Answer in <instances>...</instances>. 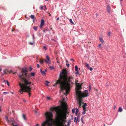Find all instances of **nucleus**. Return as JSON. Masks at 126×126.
Wrapping results in <instances>:
<instances>
[{
  "label": "nucleus",
  "mask_w": 126,
  "mask_h": 126,
  "mask_svg": "<svg viewBox=\"0 0 126 126\" xmlns=\"http://www.w3.org/2000/svg\"><path fill=\"white\" fill-rule=\"evenodd\" d=\"M75 70L76 71H77L78 70V67L77 65H76L75 66Z\"/></svg>",
  "instance_id": "15"
},
{
  "label": "nucleus",
  "mask_w": 126,
  "mask_h": 126,
  "mask_svg": "<svg viewBox=\"0 0 126 126\" xmlns=\"http://www.w3.org/2000/svg\"><path fill=\"white\" fill-rule=\"evenodd\" d=\"M76 93L78 97L77 98L78 102L79 105V107H81V104H83L82 102V98H83L86 97L89 95L88 91L87 90H85L82 93L78 90H76Z\"/></svg>",
  "instance_id": "3"
},
{
  "label": "nucleus",
  "mask_w": 126,
  "mask_h": 126,
  "mask_svg": "<svg viewBox=\"0 0 126 126\" xmlns=\"http://www.w3.org/2000/svg\"><path fill=\"white\" fill-rule=\"evenodd\" d=\"M28 71L27 70L26 68L25 67L22 68V71L21 73L19 74V79L20 80L21 79V78L20 77L19 75H22V77L24 78L25 79H26L25 77L27 76V73Z\"/></svg>",
  "instance_id": "6"
},
{
  "label": "nucleus",
  "mask_w": 126,
  "mask_h": 126,
  "mask_svg": "<svg viewBox=\"0 0 126 126\" xmlns=\"http://www.w3.org/2000/svg\"><path fill=\"white\" fill-rule=\"evenodd\" d=\"M95 15H96V16H98V14L97 13H96L95 14Z\"/></svg>",
  "instance_id": "55"
},
{
  "label": "nucleus",
  "mask_w": 126,
  "mask_h": 126,
  "mask_svg": "<svg viewBox=\"0 0 126 126\" xmlns=\"http://www.w3.org/2000/svg\"><path fill=\"white\" fill-rule=\"evenodd\" d=\"M36 126H39V124H36Z\"/></svg>",
  "instance_id": "59"
},
{
  "label": "nucleus",
  "mask_w": 126,
  "mask_h": 126,
  "mask_svg": "<svg viewBox=\"0 0 126 126\" xmlns=\"http://www.w3.org/2000/svg\"><path fill=\"white\" fill-rule=\"evenodd\" d=\"M83 108V110H84L85 111L86 110V108L85 107H82Z\"/></svg>",
  "instance_id": "38"
},
{
  "label": "nucleus",
  "mask_w": 126,
  "mask_h": 126,
  "mask_svg": "<svg viewBox=\"0 0 126 126\" xmlns=\"http://www.w3.org/2000/svg\"><path fill=\"white\" fill-rule=\"evenodd\" d=\"M10 122H12V123H13V124H14V123L15 122V121H14V120L13 119H12L11 120H10Z\"/></svg>",
  "instance_id": "27"
},
{
  "label": "nucleus",
  "mask_w": 126,
  "mask_h": 126,
  "mask_svg": "<svg viewBox=\"0 0 126 126\" xmlns=\"http://www.w3.org/2000/svg\"><path fill=\"white\" fill-rule=\"evenodd\" d=\"M33 29L35 31H37V26H34L33 27Z\"/></svg>",
  "instance_id": "17"
},
{
  "label": "nucleus",
  "mask_w": 126,
  "mask_h": 126,
  "mask_svg": "<svg viewBox=\"0 0 126 126\" xmlns=\"http://www.w3.org/2000/svg\"><path fill=\"white\" fill-rule=\"evenodd\" d=\"M48 12V14H49V16H51V14H50V13L49 12Z\"/></svg>",
  "instance_id": "49"
},
{
  "label": "nucleus",
  "mask_w": 126,
  "mask_h": 126,
  "mask_svg": "<svg viewBox=\"0 0 126 126\" xmlns=\"http://www.w3.org/2000/svg\"><path fill=\"white\" fill-rule=\"evenodd\" d=\"M1 111V107L0 106V112Z\"/></svg>",
  "instance_id": "58"
},
{
  "label": "nucleus",
  "mask_w": 126,
  "mask_h": 126,
  "mask_svg": "<svg viewBox=\"0 0 126 126\" xmlns=\"http://www.w3.org/2000/svg\"><path fill=\"white\" fill-rule=\"evenodd\" d=\"M49 68L51 70L53 69H54L53 66H49Z\"/></svg>",
  "instance_id": "26"
},
{
  "label": "nucleus",
  "mask_w": 126,
  "mask_h": 126,
  "mask_svg": "<svg viewBox=\"0 0 126 126\" xmlns=\"http://www.w3.org/2000/svg\"><path fill=\"white\" fill-rule=\"evenodd\" d=\"M3 71L4 73L3 74H1L2 76L3 75L5 74H6V70H3Z\"/></svg>",
  "instance_id": "21"
},
{
  "label": "nucleus",
  "mask_w": 126,
  "mask_h": 126,
  "mask_svg": "<svg viewBox=\"0 0 126 126\" xmlns=\"http://www.w3.org/2000/svg\"><path fill=\"white\" fill-rule=\"evenodd\" d=\"M120 1H123V0H120Z\"/></svg>",
  "instance_id": "60"
},
{
  "label": "nucleus",
  "mask_w": 126,
  "mask_h": 126,
  "mask_svg": "<svg viewBox=\"0 0 126 126\" xmlns=\"http://www.w3.org/2000/svg\"><path fill=\"white\" fill-rule=\"evenodd\" d=\"M98 47H99V48L100 49H102V48L101 47V44H99V45H98Z\"/></svg>",
  "instance_id": "28"
},
{
  "label": "nucleus",
  "mask_w": 126,
  "mask_h": 126,
  "mask_svg": "<svg viewBox=\"0 0 126 126\" xmlns=\"http://www.w3.org/2000/svg\"><path fill=\"white\" fill-rule=\"evenodd\" d=\"M46 85L47 86H48V84H46Z\"/></svg>",
  "instance_id": "63"
},
{
  "label": "nucleus",
  "mask_w": 126,
  "mask_h": 126,
  "mask_svg": "<svg viewBox=\"0 0 126 126\" xmlns=\"http://www.w3.org/2000/svg\"><path fill=\"white\" fill-rule=\"evenodd\" d=\"M99 39L100 41L102 43H104V41L103 40V39L101 37H100L99 38Z\"/></svg>",
  "instance_id": "12"
},
{
  "label": "nucleus",
  "mask_w": 126,
  "mask_h": 126,
  "mask_svg": "<svg viewBox=\"0 0 126 126\" xmlns=\"http://www.w3.org/2000/svg\"><path fill=\"white\" fill-rule=\"evenodd\" d=\"M86 106H87L86 103H85L82 106V107H85Z\"/></svg>",
  "instance_id": "31"
},
{
  "label": "nucleus",
  "mask_w": 126,
  "mask_h": 126,
  "mask_svg": "<svg viewBox=\"0 0 126 126\" xmlns=\"http://www.w3.org/2000/svg\"><path fill=\"white\" fill-rule=\"evenodd\" d=\"M6 82H7V85L8 86H9V83L8 82V81L7 80H6Z\"/></svg>",
  "instance_id": "45"
},
{
  "label": "nucleus",
  "mask_w": 126,
  "mask_h": 126,
  "mask_svg": "<svg viewBox=\"0 0 126 126\" xmlns=\"http://www.w3.org/2000/svg\"><path fill=\"white\" fill-rule=\"evenodd\" d=\"M75 109H73L72 110V112L73 113H74L75 111Z\"/></svg>",
  "instance_id": "33"
},
{
  "label": "nucleus",
  "mask_w": 126,
  "mask_h": 126,
  "mask_svg": "<svg viewBox=\"0 0 126 126\" xmlns=\"http://www.w3.org/2000/svg\"><path fill=\"white\" fill-rule=\"evenodd\" d=\"M70 61H72L73 62H74V60L72 58L71 59H70Z\"/></svg>",
  "instance_id": "43"
},
{
  "label": "nucleus",
  "mask_w": 126,
  "mask_h": 126,
  "mask_svg": "<svg viewBox=\"0 0 126 126\" xmlns=\"http://www.w3.org/2000/svg\"><path fill=\"white\" fill-rule=\"evenodd\" d=\"M66 65L68 67L69 66V63H68V61H66Z\"/></svg>",
  "instance_id": "23"
},
{
  "label": "nucleus",
  "mask_w": 126,
  "mask_h": 126,
  "mask_svg": "<svg viewBox=\"0 0 126 126\" xmlns=\"http://www.w3.org/2000/svg\"><path fill=\"white\" fill-rule=\"evenodd\" d=\"M44 6L45 7V9H44V10H46L47 9V8L46 7V5H44Z\"/></svg>",
  "instance_id": "51"
},
{
  "label": "nucleus",
  "mask_w": 126,
  "mask_h": 126,
  "mask_svg": "<svg viewBox=\"0 0 126 126\" xmlns=\"http://www.w3.org/2000/svg\"><path fill=\"white\" fill-rule=\"evenodd\" d=\"M46 58L47 59V60H45V61L47 63H50L49 62L50 61V59L48 56L47 55L46 56Z\"/></svg>",
  "instance_id": "8"
},
{
  "label": "nucleus",
  "mask_w": 126,
  "mask_h": 126,
  "mask_svg": "<svg viewBox=\"0 0 126 126\" xmlns=\"http://www.w3.org/2000/svg\"><path fill=\"white\" fill-rule=\"evenodd\" d=\"M43 48L44 49H45V50H46L47 49V47L45 46H44L43 47Z\"/></svg>",
  "instance_id": "35"
},
{
  "label": "nucleus",
  "mask_w": 126,
  "mask_h": 126,
  "mask_svg": "<svg viewBox=\"0 0 126 126\" xmlns=\"http://www.w3.org/2000/svg\"><path fill=\"white\" fill-rule=\"evenodd\" d=\"M77 71L76 72V74H79V71Z\"/></svg>",
  "instance_id": "39"
},
{
  "label": "nucleus",
  "mask_w": 126,
  "mask_h": 126,
  "mask_svg": "<svg viewBox=\"0 0 126 126\" xmlns=\"http://www.w3.org/2000/svg\"><path fill=\"white\" fill-rule=\"evenodd\" d=\"M31 75L33 77H34L35 76V74L34 72H32L31 73Z\"/></svg>",
  "instance_id": "19"
},
{
  "label": "nucleus",
  "mask_w": 126,
  "mask_h": 126,
  "mask_svg": "<svg viewBox=\"0 0 126 126\" xmlns=\"http://www.w3.org/2000/svg\"><path fill=\"white\" fill-rule=\"evenodd\" d=\"M19 76L21 78L20 80L22 82H24V84L19 82V85L20 86V89L19 92L20 94H22L23 92H29L31 89L30 87L31 82L29 81L28 79L22 78V75H20Z\"/></svg>",
  "instance_id": "2"
},
{
  "label": "nucleus",
  "mask_w": 126,
  "mask_h": 126,
  "mask_svg": "<svg viewBox=\"0 0 126 126\" xmlns=\"http://www.w3.org/2000/svg\"><path fill=\"white\" fill-rule=\"evenodd\" d=\"M29 70L30 71H31L32 69V68L31 67H29Z\"/></svg>",
  "instance_id": "32"
},
{
  "label": "nucleus",
  "mask_w": 126,
  "mask_h": 126,
  "mask_svg": "<svg viewBox=\"0 0 126 126\" xmlns=\"http://www.w3.org/2000/svg\"><path fill=\"white\" fill-rule=\"evenodd\" d=\"M31 89H30V90ZM31 91V90L29 91V92H28V91H26V92H28V93H29V97H30L31 95V93H30V91Z\"/></svg>",
  "instance_id": "30"
},
{
  "label": "nucleus",
  "mask_w": 126,
  "mask_h": 126,
  "mask_svg": "<svg viewBox=\"0 0 126 126\" xmlns=\"http://www.w3.org/2000/svg\"><path fill=\"white\" fill-rule=\"evenodd\" d=\"M2 70V68H1V67L0 66V72H1V71Z\"/></svg>",
  "instance_id": "52"
},
{
  "label": "nucleus",
  "mask_w": 126,
  "mask_h": 126,
  "mask_svg": "<svg viewBox=\"0 0 126 126\" xmlns=\"http://www.w3.org/2000/svg\"><path fill=\"white\" fill-rule=\"evenodd\" d=\"M8 94V93L7 92H4L3 93V94L4 95H5L7 94Z\"/></svg>",
  "instance_id": "36"
},
{
  "label": "nucleus",
  "mask_w": 126,
  "mask_h": 126,
  "mask_svg": "<svg viewBox=\"0 0 126 126\" xmlns=\"http://www.w3.org/2000/svg\"><path fill=\"white\" fill-rule=\"evenodd\" d=\"M65 112H64L63 115L60 114L58 116V117L57 120L58 123L60 125H62L64 122V120L66 119Z\"/></svg>",
  "instance_id": "5"
},
{
  "label": "nucleus",
  "mask_w": 126,
  "mask_h": 126,
  "mask_svg": "<svg viewBox=\"0 0 126 126\" xmlns=\"http://www.w3.org/2000/svg\"><path fill=\"white\" fill-rule=\"evenodd\" d=\"M44 24V20L42 19H41V22L40 24V28H41L42 26H43Z\"/></svg>",
  "instance_id": "9"
},
{
  "label": "nucleus",
  "mask_w": 126,
  "mask_h": 126,
  "mask_svg": "<svg viewBox=\"0 0 126 126\" xmlns=\"http://www.w3.org/2000/svg\"><path fill=\"white\" fill-rule=\"evenodd\" d=\"M89 90H90L91 89V86H89Z\"/></svg>",
  "instance_id": "40"
},
{
  "label": "nucleus",
  "mask_w": 126,
  "mask_h": 126,
  "mask_svg": "<svg viewBox=\"0 0 126 126\" xmlns=\"http://www.w3.org/2000/svg\"><path fill=\"white\" fill-rule=\"evenodd\" d=\"M110 34H111V32H109L108 34V36L109 37L110 36Z\"/></svg>",
  "instance_id": "29"
},
{
  "label": "nucleus",
  "mask_w": 126,
  "mask_h": 126,
  "mask_svg": "<svg viewBox=\"0 0 126 126\" xmlns=\"http://www.w3.org/2000/svg\"><path fill=\"white\" fill-rule=\"evenodd\" d=\"M77 84L79 85V86H80V85H79V83H78Z\"/></svg>",
  "instance_id": "61"
},
{
  "label": "nucleus",
  "mask_w": 126,
  "mask_h": 126,
  "mask_svg": "<svg viewBox=\"0 0 126 126\" xmlns=\"http://www.w3.org/2000/svg\"><path fill=\"white\" fill-rule=\"evenodd\" d=\"M57 63H60V62L58 60L57 62Z\"/></svg>",
  "instance_id": "54"
},
{
  "label": "nucleus",
  "mask_w": 126,
  "mask_h": 126,
  "mask_svg": "<svg viewBox=\"0 0 126 126\" xmlns=\"http://www.w3.org/2000/svg\"><path fill=\"white\" fill-rule=\"evenodd\" d=\"M12 125H13V126H18V125H14V124H13V123H12Z\"/></svg>",
  "instance_id": "41"
},
{
  "label": "nucleus",
  "mask_w": 126,
  "mask_h": 126,
  "mask_svg": "<svg viewBox=\"0 0 126 126\" xmlns=\"http://www.w3.org/2000/svg\"><path fill=\"white\" fill-rule=\"evenodd\" d=\"M6 121L8 123H10V120H9L7 117H6Z\"/></svg>",
  "instance_id": "16"
},
{
  "label": "nucleus",
  "mask_w": 126,
  "mask_h": 126,
  "mask_svg": "<svg viewBox=\"0 0 126 126\" xmlns=\"http://www.w3.org/2000/svg\"><path fill=\"white\" fill-rule=\"evenodd\" d=\"M22 117H23V119L25 120H26V115H25L23 114Z\"/></svg>",
  "instance_id": "13"
},
{
  "label": "nucleus",
  "mask_w": 126,
  "mask_h": 126,
  "mask_svg": "<svg viewBox=\"0 0 126 126\" xmlns=\"http://www.w3.org/2000/svg\"><path fill=\"white\" fill-rule=\"evenodd\" d=\"M73 79L72 76L67 78L66 71L63 70L60 74L59 79L56 81L53 86H55L57 84H59L60 91H63L65 90L66 94H68L72 86L71 84H73L72 80Z\"/></svg>",
  "instance_id": "1"
},
{
  "label": "nucleus",
  "mask_w": 126,
  "mask_h": 126,
  "mask_svg": "<svg viewBox=\"0 0 126 126\" xmlns=\"http://www.w3.org/2000/svg\"><path fill=\"white\" fill-rule=\"evenodd\" d=\"M33 22H34V20H33Z\"/></svg>",
  "instance_id": "64"
},
{
  "label": "nucleus",
  "mask_w": 126,
  "mask_h": 126,
  "mask_svg": "<svg viewBox=\"0 0 126 126\" xmlns=\"http://www.w3.org/2000/svg\"><path fill=\"white\" fill-rule=\"evenodd\" d=\"M78 109H76V113H77V112H78Z\"/></svg>",
  "instance_id": "48"
},
{
  "label": "nucleus",
  "mask_w": 126,
  "mask_h": 126,
  "mask_svg": "<svg viewBox=\"0 0 126 126\" xmlns=\"http://www.w3.org/2000/svg\"><path fill=\"white\" fill-rule=\"evenodd\" d=\"M46 82H47V83H49V81H46Z\"/></svg>",
  "instance_id": "53"
},
{
  "label": "nucleus",
  "mask_w": 126,
  "mask_h": 126,
  "mask_svg": "<svg viewBox=\"0 0 126 126\" xmlns=\"http://www.w3.org/2000/svg\"><path fill=\"white\" fill-rule=\"evenodd\" d=\"M29 44L31 45H32L34 44V42H30Z\"/></svg>",
  "instance_id": "34"
},
{
  "label": "nucleus",
  "mask_w": 126,
  "mask_h": 126,
  "mask_svg": "<svg viewBox=\"0 0 126 126\" xmlns=\"http://www.w3.org/2000/svg\"><path fill=\"white\" fill-rule=\"evenodd\" d=\"M40 62L41 64H43L44 63V61L43 60L41 59L40 60Z\"/></svg>",
  "instance_id": "22"
},
{
  "label": "nucleus",
  "mask_w": 126,
  "mask_h": 126,
  "mask_svg": "<svg viewBox=\"0 0 126 126\" xmlns=\"http://www.w3.org/2000/svg\"><path fill=\"white\" fill-rule=\"evenodd\" d=\"M90 71H92L93 70V68L92 67H90L89 69Z\"/></svg>",
  "instance_id": "44"
},
{
  "label": "nucleus",
  "mask_w": 126,
  "mask_h": 126,
  "mask_svg": "<svg viewBox=\"0 0 126 126\" xmlns=\"http://www.w3.org/2000/svg\"><path fill=\"white\" fill-rule=\"evenodd\" d=\"M111 9L109 5H108L107 7V10L109 13H110Z\"/></svg>",
  "instance_id": "10"
},
{
  "label": "nucleus",
  "mask_w": 126,
  "mask_h": 126,
  "mask_svg": "<svg viewBox=\"0 0 126 126\" xmlns=\"http://www.w3.org/2000/svg\"><path fill=\"white\" fill-rule=\"evenodd\" d=\"M122 109L121 107H119V108L118 111L119 112H121L122 111Z\"/></svg>",
  "instance_id": "14"
},
{
  "label": "nucleus",
  "mask_w": 126,
  "mask_h": 126,
  "mask_svg": "<svg viewBox=\"0 0 126 126\" xmlns=\"http://www.w3.org/2000/svg\"><path fill=\"white\" fill-rule=\"evenodd\" d=\"M11 93L12 94H13V93L12 92H11Z\"/></svg>",
  "instance_id": "62"
},
{
  "label": "nucleus",
  "mask_w": 126,
  "mask_h": 126,
  "mask_svg": "<svg viewBox=\"0 0 126 126\" xmlns=\"http://www.w3.org/2000/svg\"><path fill=\"white\" fill-rule=\"evenodd\" d=\"M43 6L42 5H41L40 7L39 8L40 10H43Z\"/></svg>",
  "instance_id": "25"
},
{
  "label": "nucleus",
  "mask_w": 126,
  "mask_h": 126,
  "mask_svg": "<svg viewBox=\"0 0 126 126\" xmlns=\"http://www.w3.org/2000/svg\"><path fill=\"white\" fill-rule=\"evenodd\" d=\"M116 108V105H115L114 106V109L115 110V109Z\"/></svg>",
  "instance_id": "50"
},
{
  "label": "nucleus",
  "mask_w": 126,
  "mask_h": 126,
  "mask_svg": "<svg viewBox=\"0 0 126 126\" xmlns=\"http://www.w3.org/2000/svg\"><path fill=\"white\" fill-rule=\"evenodd\" d=\"M30 17L32 19H34V16L33 15H31L30 16Z\"/></svg>",
  "instance_id": "24"
},
{
  "label": "nucleus",
  "mask_w": 126,
  "mask_h": 126,
  "mask_svg": "<svg viewBox=\"0 0 126 126\" xmlns=\"http://www.w3.org/2000/svg\"><path fill=\"white\" fill-rule=\"evenodd\" d=\"M45 116L46 120L42 124V126H45L47 125V126H52V122L53 120L52 117L53 115L50 112H47L45 113Z\"/></svg>",
  "instance_id": "4"
},
{
  "label": "nucleus",
  "mask_w": 126,
  "mask_h": 126,
  "mask_svg": "<svg viewBox=\"0 0 126 126\" xmlns=\"http://www.w3.org/2000/svg\"><path fill=\"white\" fill-rule=\"evenodd\" d=\"M85 66L87 67L88 69H89L90 67L89 66V64L88 63H86L85 64Z\"/></svg>",
  "instance_id": "18"
},
{
  "label": "nucleus",
  "mask_w": 126,
  "mask_h": 126,
  "mask_svg": "<svg viewBox=\"0 0 126 126\" xmlns=\"http://www.w3.org/2000/svg\"><path fill=\"white\" fill-rule=\"evenodd\" d=\"M23 101H24L25 102H26V100L25 99H23Z\"/></svg>",
  "instance_id": "57"
},
{
  "label": "nucleus",
  "mask_w": 126,
  "mask_h": 126,
  "mask_svg": "<svg viewBox=\"0 0 126 126\" xmlns=\"http://www.w3.org/2000/svg\"><path fill=\"white\" fill-rule=\"evenodd\" d=\"M69 21L70 23L71 24H74V23L72 21V20L71 19H69Z\"/></svg>",
  "instance_id": "20"
},
{
  "label": "nucleus",
  "mask_w": 126,
  "mask_h": 126,
  "mask_svg": "<svg viewBox=\"0 0 126 126\" xmlns=\"http://www.w3.org/2000/svg\"><path fill=\"white\" fill-rule=\"evenodd\" d=\"M86 112L85 111H83L82 112V114L84 115L85 114Z\"/></svg>",
  "instance_id": "37"
},
{
  "label": "nucleus",
  "mask_w": 126,
  "mask_h": 126,
  "mask_svg": "<svg viewBox=\"0 0 126 126\" xmlns=\"http://www.w3.org/2000/svg\"><path fill=\"white\" fill-rule=\"evenodd\" d=\"M78 117H77V118H76V117H75L74 118V122L75 123H77L78 121Z\"/></svg>",
  "instance_id": "11"
},
{
  "label": "nucleus",
  "mask_w": 126,
  "mask_h": 126,
  "mask_svg": "<svg viewBox=\"0 0 126 126\" xmlns=\"http://www.w3.org/2000/svg\"><path fill=\"white\" fill-rule=\"evenodd\" d=\"M37 66L38 68H39L40 67V65L38 64H37Z\"/></svg>",
  "instance_id": "46"
},
{
  "label": "nucleus",
  "mask_w": 126,
  "mask_h": 126,
  "mask_svg": "<svg viewBox=\"0 0 126 126\" xmlns=\"http://www.w3.org/2000/svg\"><path fill=\"white\" fill-rule=\"evenodd\" d=\"M40 72L42 74L43 76H45L46 74V72H47V70L46 69H45L44 71H43L41 69H40Z\"/></svg>",
  "instance_id": "7"
},
{
  "label": "nucleus",
  "mask_w": 126,
  "mask_h": 126,
  "mask_svg": "<svg viewBox=\"0 0 126 126\" xmlns=\"http://www.w3.org/2000/svg\"><path fill=\"white\" fill-rule=\"evenodd\" d=\"M59 17H58V18H57L56 20H59Z\"/></svg>",
  "instance_id": "56"
},
{
  "label": "nucleus",
  "mask_w": 126,
  "mask_h": 126,
  "mask_svg": "<svg viewBox=\"0 0 126 126\" xmlns=\"http://www.w3.org/2000/svg\"><path fill=\"white\" fill-rule=\"evenodd\" d=\"M51 40L52 41H55V42H56V40L54 39H51Z\"/></svg>",
  "instance_id": "47"
},
{
  "label": "nucleus",
  "mask_w": 126,
  "mask_h": 126,
  "mask_svg": "<svg viewBox=\"0 0 126 126\" xmlns=\"http://www.w3.org/2000/svg\"><path fill=\"white\" fill-rule=\"evenodd\" d=\"M47 98L48 100H50V98L48 96L47 97Z\"/></svg>",
  "instance_id": "42"
}]
</instances>
